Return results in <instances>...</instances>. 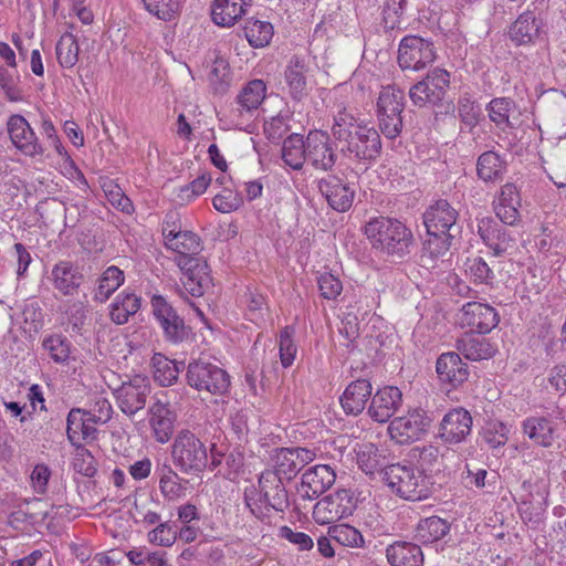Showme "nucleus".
<instances>
[{
    "label": "nucleus",
    "instance_id": "obj_1",
    "mask_svg": "<svg viewBox=\"0 0 566 566\" xmlns=\"http://www.w3.org/2000/svg\"><path fill=\"white\" fill-rule=\"evenodd\" d=\"M331 130L336 140L345 144L349 156L360 161H374L381 153L378 132L353 109H339L334 116Z\"/></svg>",
    "mask_w": 566,
    "mask_h": 566
},
{
    "label": "nucleus",
    "instance_id": "obj_2",
    "mask_svg": "<svg viewBox=\"0 0 566 566\" xmlns=\"http://www.w3.org/2000/svg\"><path fill=\"white\" fill-rule=\"evenodd\" d=\"M363 232L371 249L380 255L403 259L415 243L411 229L397 218L379 216L369 219Z\"/></svg>",
    "mask_w": 566,
    "mask_h": 566
},
{
    "label": "nucleus",
    "instance_id": "obj_3",
    "mask_svg": "<svg viewBox=\"0 0 566 566\" xmlns=\"http://www.w3.org/2000/svg\"><path fill=\"white\" fill-rule=\"evenodd\" d=\"M281 479L280 473L265 470L259 478L258 486L245 488L244 503L258 520L265 521L271 510L283 512L289 506L287 492Z\"/></svg>",
    "mask_w": 566,
    "mask_h": 566
},
{
    "label": "nucleus",
    "instance_id": "obj_4",
    "mask_svg": "<svg viewBox=\"0 0 566 566\" xmlns=\"http://www.w3.org/2000/svg\"><path fill=\"white\" fill-rule=\"evenodd\" d=\"M382 481L392 493L407 501H422L432 492V482L423 470L396 463L382 471Z\"/></svg>",
    "mask_w": 566,
    "mask_h": 566
},
{
    "label": "nucleus",
    "instance_id": "obj_5",
    "mask_svg": "<svg viewBox=\"0 0 566 566\" xmlns=\"http://www.w3.org/2000/svg\"><path fill=\"white\" fill-rule=\"evenodd\" d=\"M171 459L181 473L198 476L208 468V447L195 432L182 429L171 444Z\"/></svg>",
    "mask_w": 566,
    "mask_h": 566
},
{
    "label": "nucleus",
    "instance_id": "obj_6",
    "mask_svg": "<svg viewBox=\"0 0 566 566\" xmlns=\"http://www.w3.org/2000/svg\"><path fill=\"white\" fill-rule=\"evenodd\" d=\"M403 91L395 85L381 88L377 101L379 128L387 138H396L402 128Z\"/></svg>",
    "mask_w": 566,
    "mask_h": 566
},
{
    "label": "nucleus",
    "instance_id": "obj_7",
    "mask_svg": "<svg viewBox=\"0 0 566 566\" xmlns=\"http://www.w3.org/2000/svg\"><path fill=\"white\" fill-rule=\"evenodd\" d=\"M358 499L350 489H338L318 500L313 507V520L318 525L334 524L350 516L357 507Z\"/></svg>",
    "mask_w": 566,
    "mask_h": 566
},
{
    "label": "nucleus",
    "instance_id": "obj_8",
    "mask_svg": "<svg viewBox=\"0 0 566 566\" xmlns=\"http://www.w3.org/2000/svg\"><path fill=\"white\" fill-rule=\"evenodd\" d=\"M186 378L190 387L211 395H223L230 387L229 375L226 370L201 359L188 365Z\"/></svg>",
    "mask_w": 566,
    "mask_h": 566
},
{
    "label": "nucleus",
    "instance_id": "obj_9",
    "mask_svg": "<svg viewBox=\"0 0 566 566\" xmlns=\"http://www.w3.org/2000/svg\"><path fill=\"white\" fill-rule=\"evenodd\" d=\"M432 419L420 408L408 410L407 413L394 418L388 426L391 440L399 444H408L420 440L429 430Z\"/></svg>",
    "mask_w": 566,
    "mask_h": 566
},
{
    "label": "nucleus",
    "instance_id": "obj_10",
    "mask_svg": "<svg viewBox=\"0 0 566 566\" xmlns=\"http://www.w3.org/2000/svg\"><path fill=\"white\" fill-rule=\"evenodd\" d=\"M457 322L470 333L488 334L496 327L500 317L493 306L472 301L462 305L457 315Z\"/></svg>",
    "mask_w": 566,
    "mask_h": 566
},
{
    "label": "nucleus",
    "instance_id": "obj_11",
    "mask_svg": "<svg viewBox=\"0 0 566 566\" xmlns=\"http://www.w3.org/2000/svg\"><path fill=\"white\" fill-rule=\"evenodd\" d=\"M449 83V73L442 69H434L409 90V97L419 107L436 105L443 99Z\"/></svg>",
    "mask_w": 566,
    "mask_h": 566
},
{
    "label": "nucleus",
    "instance_id": "obj_12",
    "mask_svg": "<svg viewBox=\"0 0 566 566\" xmlns=\"http://www.w3.org/2000/svg\"><path fill=\"white\" fill-rule=\"evenodd\" d=\"M436 59L433 44L417 35L405 36L399 44L398 63L403 70L419 71Z\"/></svg>",
    "mask_w": 566,
    "mask_h": 566
},
{
    "label": "nucleus",
    "instance_id": "obj_13",
    "mask_svg": "<svg viewBox=\"0 0 566 566\" xmlns=\"http://www.w3.org/2000/svg\"><path fill=\"white\" fill-rule=\"evenodd\" d=\"M266 95V85L262 80L250 81L237 96V107L230 111V125L241 128L258 111Z\"/></svg>",
    "mask_w": 566,
    "mask_h": 566
},
{
    "label": "nucleus",
    "instance_id": "obj_14",
    "mask_svg": "<svg viewBox=\"0 0 566 566\" xmlns=\"http://www.w3.org/2000/svg\"><path fill=\"white\" fill-rule=\"evenodd\" d=\"M305 147L306 164L315 170L328 171L335 166L337 154L327 132L310 130L305 138Z\"/></svg>",
    "mask_w": 566,
    "mask_h": 566
},
{
    "label": "nucleus",
    "instance_id": "obj_15",
    "mask_svg": "<svg viewBox=\"0 0 566 566\" xmlns=\"http://www.w3.org/2000/svg\"><path fill=\"white\" fill-rule=\"evenodd\" d=\"M149 394V380L142 375H136L128 381H124L114 390L118 408L127 416H134L144 409Z\"/></svg>",
    "mask_w": 566,
    "mask_h": 566
},
{
    "label": "nucleus",
    "instance_id": "obj_16",
    "mask_svg": "<svg viewBox=\"0 0 566 566\" xmlns=\"http://www.w3.org/2000/svg\"><path fill=\"white\" fill-rule=\"evenodd\" d=\"M182 271L181 282L187 293L199 297L212 285L210 269L207 262L199 258L177 259Z\"/></svg>",
    "mask_w": 566,
    "mask_h": 566
},
{
    "label": "nucleus",
    "instance_id": "obj_17",
    "mask_svg": "<svg viewBox=\"0 0 566 566\" xmlns=\"http://www.w3.org/2000/svg\"><path fill=\"white\" fill-rule=\"evenodd\" d=\"M8 133L14 147L24 156L34 158L44 154L43 145L23 116L12 115L9 118Z\"/></svg>",
    "mask_w": 566,
    "mask_h": 566
},
{
    "label": "nucleus",
    "instance_id": "obj_18",
    "mask_svg": "<svg viewBox=\"0 0 566 566\" xmlns=\"http://www.w3.org/2000/svg\"><path fill=\"white\" fill-rule=\"evenodd\" d=\"M335 481L336 473L331 465L317 464L303 473L298 493L303 499L314 500L331 489Z\"/></svg>",
    "mask_w": 566,
    "mask_h": 566
},
{
    "label": "nucleus",
    "instance_id": "obj_19",
    "mask_svg": "<svg viewBox=\"0 0 566 566\" xmlns=\"http://www.w3.org/2000/svg\"><path fill=\"white\" fill-rule=\"evenodd\" d=\"M318 190L325 198L328 206L338 212H345L350 209L355 189L337 176L329 175L318 181Z\"/></svg>",
    "mask_w": 566,
    "mask_h": 566
},
{
    "label": "nucleus",
    "instance_id": "obj_20",
    "mask_svg": "<svg viewBox=\"0 0 566 566\" xmlns=\"http://www.w3.org/2000/svg\"><path fill=\"white\" fill-rule=\"evenodd\" d=\"M472 430V417L464 408H454L444 415L440 423L439 436L450 444L465 440Z\"/></svg>",
    "mask_w": 566,
    "mask_h": 566
},
{
    "label": "nucleus",
    "instance_id": "obj_21",
    "mask_svg": "<svg viewBox=\"0 0 566 566\" xmlns=\"http://www.w3.org/2000/svg\"><path fill=\"white\" fill-rule=\"evenodd\" d=\"M316 452L307 448H282L275 454V470L280 476L291 480L308 463L314 461Z\"/></svg>",
    "mask_w": 566,
    "mask_h": 566
},
{
    "label": "nucleus",
    "instance_id": "obj_22",
    "mask_svg": "<svg viewBox=\"0 0 566 566\" xmlns=\"http://www.w3.org/2000/svg\"><path fill=\"white\" fill-rule=\"evenodd\" d=\"M402 403V394L398 387L386 386L370 397L369 417L379 423L387 422Z\"/></svg>",
    "mask_w": 566,
    "mask_h": 566
},
{
    "label": "nucleus",
    "instance_id": "obj_23",
    "mask_svg": "<svg viewBox=\"0 0 566 566\" xmlns=\"http://www.w3.org/2000/svg\"><path fill=\"white\" fill-rule=\"evenodd\" d=\"M176 413L168 403L157 400L148 409V423L154 439L158 443H167L174 433Z\"/></svg>",
    "mask_w": 566,
    "mask_h": 566
},
{
    "label": "nucleus",
    "instance_id": "obj_24",
    "mask_svg": "<svg viewBox=\"0 0 566 566\" xmlns=\"http://www.w3.org/2000/svg\"><path fill=\"white\" fill-rule=\"evenodd\" d=\"M458 211L447 200H438L423 214L427 233L452 234Z\"/></svg>",
    "mask_w": 566,
    "mask_h": 566
},
{
    "label": "nucleus",
    "instance_id": "obj_25",
    "mask_svg": "<svg viewBox=\"0 0 566 566\" xmlns=\"http://www.w3.org/2000/svg\"><path fill=\"white\" fill-rule=\"evenodd\" d=\"M521 196L517 187L507 182L501 187L500 193L494 200L496 217L507 226H515L520 220Z\"/></svg>",
    "mask_w": 566,
    "mask_h": 566
},
{
    "label": "nucleus",
    "instance_id": "obj_26",
    "mask_svg": "<svg viewBox=\"0 0 566 566\" xmlns=\"http://www.w3.org/2000/svg\"><path fill=\"white\" fill-rule=\"evenodd\" d=\"M50 281L55 290L65 296L74 295L83 282V274L77 265L62 260L51 270Z\"/></svg>",
    "mask_w": 566,
    "mask_h": 566
},
{
    "label": "nucleus",
    "instance_id": "obj_27",
    "mask_svg": "<svg viewBox=\"0 0 566 566\" xmlns=\"http://www.w3.org/2000/svg\"><path fill=\"white\" fill-rule=\"evenodd\" d=\"M436 371L442 382H447L454 388L462 385L469 377L467 363L454 352L443 353L439 356Z\"/></svg>",
    "mask_w": 566,
    "mask_h": 566
},
{
    "label": "nucleus",
    "instance_id": "obj_28",
    "mask_svg": "<svg viewBox=\"0 0 566 566\" xmlns=\"http://www.w3.org/2000/svg\"><path fill=\"white\" fill-rule=\"evenodd\" d=\"M153 311L166 336L178 342L184 336V321L163 296H154L151 300Z\"/></svg>",
    "mask_w": 566,
    "mask_h": 566
},
{
    "label": "nucleus",
    "instance_id": "obj_29",
    "mask_svg": "<svg viewBox=\"0 0 566 566\" xmlns=\"http://www.w3.org/2000/svg\"><path fill=\"white\" fill-rule=\"evenodd\" d=\"M80 408L70 410L66 418V434L73 446L81 444L83 440L94 439L96 434L95 421Z\"/></svg>",
    "mask_w": 566,
    "mask_h": 566
},
{
    "label": "nucleus",
    "instance_id": "obj_30",
    "mask_svg": "<svg viewBox=\"0 0 566 566\" xmlns=\"http://www.w3.org/2000/svg\"><path fill=\"white\" fill-rule=\"evenodd\" d=\"M371 384L366 379L350 382L339 399L344 411L354 416L361 413L371 397Z\"/></svg>",
    "mask_w": 566,
    "mask_h": 566
},
{
    "label": "nucleus",
    "instance_id": "obj_31",
    "mask_svg": "<svg viewBox=\"0 0 566 566\" xmlns=\"http://www.w3.org/2000/svg\"><path fill=\"white\" fill-rule=\"evenodd\" d=\"M523 433L536 446L549 448L555 440L556 427L544 416H531L522 421Z\"/></svg>",
    "mask_w": 566,
    "mask_h": 566
},
{
    "label": "nucleus",
    "instance_id": "obj_32",
    "mask_svg": "<svg viewBox=\"0 0 566 566\" xmlns=\"http://www.w3.org/2000/svg\"><path fill=\"white\" fill-rule=\"evenodd\" d=\"M478 232L494 255H501L512 247V237L491 218H483L479 221Z\"/></svg>",
    "mask_w": 566,
    "mask_h": 566
},
{
    "label": "nucleus",
    "instance_id": "obj_33",
    "mask_svg": "<svg viewBox=\"0 0 566 566\" xmlns=\"http://www.w3.org/2000/svg\"><path fill=\"white\" fill-rule=\"evenodd\" d=\"M251 0H214L212 3V21L221 27H232L245 14Z\"/></svg>",
    "mask_w": 566,
    "mask_h": 566
},
{
    "label": "nucleus",
    "instance_id": "obj_34",
    "mask_svg": "<svg viewBox=\"0 0 566 566\" xmlns=\"http://www.w3.org/2000/svg\"><path fill=\"white\" fill-rule=\"evenodd\" d=\"M386 557L391 566H423V553L419 545L398 541L386 548Z\"/></svg>",
    "mask_w": 566,
    "mask_h": 566
},
{
    "label": "nucleus",
    "instance_id": "obj_35",
    "mask_svg": "<svg viewBox=\"0 0 566 566\" xmlns=\"http://www.w3.org/2000/svg\"><path fill=\"white\" fill-rule=\"evenodd\" d=\"M467 334L457 343L458 350L470 360L489 359L494 356L496 348L488 339Z\"/></svg>",
    "mask_w": 566,
    "mask_h": 566
},
{
    "label": "nucleus",
    "instance_id": "obj_36",
    "mask_svg": "<svg viewBox=\"0 0 566 566\" xmlns=\"http://www.w3.org/2000/svg\"><path fill=\"white\" fill-rule=\"evenodd\" d=\"M139 308L140 297L133 292L124 290L111 304L109 316L115 324L123 325L127 323L129 317L136 314Z\"/></svg>",
    "mask_w": 566,
    "mask_h": 566
},
{
    "label": "nucleus",
    "instance_id": "obj_37",
    "mask_svg": "<svg viewBox=\"0 0 566 566\" xmlns=\"http://www.w3.org/2000/svg\"><path fill=\"white\" fill-rule=\"evenodd\" d=\"M450 532V524L438 516H430L418 522L415 538L421 544H431L442 539Z\"/></svg>",
    "mask_w": 566,
    "mask_h": 566
},
{
    "label": "nucleus",
    "instance_id": "obj_38",
    "mask_svg": "<svg viewBox=\"0 0 566 566\" xmlns=\"http://www.w3.org/2000/svg\"><path fill=\"white\" fill-rule=\"evenodd\" d=\"M541 25L534 13H522L510 29V36L516 44L533 42L539 36Z\"/></svg>",
    "mask_w": 566,
    "mask_h": 566
},
{
    "label": "nucleus",
    "instance_id": "obj_39",
    "mask_svg": "<svg viewBox=\"0 0 566 566\" xmlns=\"http://www.w3.org/2000/svg\"><path fill=\"white\" fill-rule=\"evenodd\" d=\"M505 171L506 163L495 151H485L481 154L476 160L478 177L485 182L501 179Z\"/></svg>",
    "mask_w": 566,
    "mask_h": 566
},
{
    "label": "nucleus",
    "instance_id": "obj_40",
    "mask_svg": "<svg viewBox=\"0 0 566 566\" xmlns=\"http://www.w3.org/2000/svg\"><path fill=\"white\" fill-rule=\"evenodd\" d=\"M281 153L285 166L300 170L306 163L305 138L298 134L290 135L284 139Z\"/></svg>",
    "mask_w": 566,
    "mask_h": 566
},
{
    "label": "nucleus",
    "instance_id": "obj_41",
    "mask_svg": "<svg viewBox=\"0 0 566 566\" xmlns=\"http://www.w3.org/2000/svg\"><path fill=\"white\" fill-rule=\"evenodd\" d=\"M428 238L423 243L421 262L423 266L433 268L434 261L444 255L451 245L453 234L427 233Z\"/></svg>",
    "mask_w": 566,
    "mask_h": 566
},
{
    "label": "nucleus",
    "instance_id": "obj_42",
    "mask_svg": "<svg viewBox=\"0 0 566 566\" xmlns=\"http://www.w3.org/2000/svg\"><path fill=\"white\" fill-rule=\"evenodd\" d=\"M306 69L298 59L292 60L285 70V82L291 96L301 101L307 95Z\"/></svg>",
    "mask_w": 566,
    "mask_h": 566
},
{
    "label": "nucleus",
    "instance_id": "obj_43",
    "mask_svg": "<svg viewBox=\"0 0 566 566\" xmlns=\"http://www.w3.org/2000/svg\"><path fill=\"white\" fill-rule=\"evenodd\" d=\"M159 478V490L165 499L175 501L185 494V488L181 485V478L168 464H164L156 470Z\"/></svg>",
    "mask_w": 566,
    "mask_h": 566
},
{
    "label": "nucleus",
    "instance_id": "obj_44",
    "mask_svg": "<svg viewBox=\"0 0 566 566\" xmlns=\"http://www.w3.org/2000/svg\"><path fill=\"white\" fill-rule=\"evenodd\" d=\"M274 34V28L271 22L249 19L244 25V35L253 48H264L270 44Z\"/></svg>",
    "mask_w": 566,
    "mask_h": 566
},
{
    "label": "nucleus",
    "instance_id": "obj_45",
    "mask_svg": "<svg viewBox=\"0 0 566 566\" xmlns=\"http://www.w3.org/2000/svg\"><path fill=\"white\" fill-rule=\"evenodd\" d=\"M55 53L62 67H73L78 61L80 46L77 39L70 32L63 33L56 43Z\"/></svg>",
    "mask_w": 566,
    "mask_h": 566
},
{
    "label": "nucleus",
    "instance_id": "obj_46",
    "mask_svg": "<svg viewBox=\"0 0 566 566\" xmlns=\"http://www.w3.org/2000/svg\"><path fill=\"white\" fill-rule=\"evenodd\" d=\"M153 367L154 379L160 386L168 387L177 381L180 368L175 360H170L161 354H155Z\"/></svg>",
    "mask_w": 566,
    "mask_h": 566
},
{
    "label": "nucleus",
    "instance_id": "obj_47",
    "mask_svg": "<svg viewBox=\"0 0 566 566\" xmlns=\"http://www.w3.org/2000/svg\"><path fill=\"white\" fill-rule=\"evenodd\" d=\"M125 275L117 266H108L101 275L95 298L105 302L124 283Z\"/></svg>",
    "mask_w": 566,
    "mask_h": 566
},
{
    "label": "nucleus",
    "instance_id": "obj_48",
    "mask_svg": "<svg viewBox=\"0 0 566 566\" xmlns=\"http://www.w3.org/2000/svg\"><path fill=\"white\" fill-rule=\"evenodd\" d=\"M357 464L359 469L368 475H373L376 472L382 474L385 458L379 453L378 448L373 444H364L357 452Z\"/></svg>",
    "mask_w": 566,
    "mask_h": 566
},
{
    "label": "nucleus",
    "instance_id": "obj_49",
    "mask_svg": "<svg viewBox=\"0 0 566 566\" xmlns=\"http://www.w3.org/2000/svg\"><path fill=\"white\" fill-rule=\"evenodd\" d=\"M165 245L179 254L178 259L195 258L200 251V240L191 231H185L181 234L174 235L166 241Z\"/></svg>",
    "mask_w": 566,
    "mask_h": 566
},
{
    "label": "nucleus",
    "instance_id": "obj_50",
    "mask_svg": "<svg viewBox=\"0 0 566 566\" xmlns=\"http://www.w3.org/2000/svg\"><path fill=\"white\" fill-rule=\"evenodd\" d=\"M515 104L511 98H493L486 106L489 117L502 130L511 127L510 116L514 111Z\"/></svg>",
    "mask_w": 566,
    "mask_h": 566
},
{
    "label": "nucleus",
    "instance_id": "obj_51",
    "mask_svg": "<svg viewBox=\"0 0 566 566\" xmlns=\"http://www.w3.org/2000/svg\"><path fill=\"white\" fill-rule=\"evenodd\" d=\"M327 534L343 546L360 548L365 545L363 534L349 524H334L328 527Z\"/></svg>",
    "mask_w": 566,
    "mask_h": 566
},
{
    "label": "nucleus",
    "instance_id": "obj_52",
    "mask_svg": "<svg viewBox=\"0 0 566 566\" xmlns=\"http://www.w3.org/2000/svg\"><path fill=\"white\" fill-rule=\"evenodd\" d=\"M211 182V175L209 172H202L188 185L180 187L177 190L176 198L181 205L190 203L205 193Z\"/></svg>",
    "mask_w": 566,
    "mask_h": 566
},
{
    "label": "nucleus",
    "instance_id": "obj_53",
    "mask_svg": "<svg viewBox=\"0 0 566 566\" xmlns=\"http://www.w3.org/2000/svg\"><path fill=\"white\" fill-rule=\"evenodd\" d=\"M145 10L163 21H171L180 11L181 0H142Z\"/></svg>",
    "mask_w": 566,
    "mask_h": 566
},
{
    "label": "nucleus",
    "instance_id": "obj_54",
    "mask_svg": "<svg viewBox=\"0 0 566 566\" xmlns=\"http://www.w3.org/2000/svg\"><path fill=\"white\" fill-rule=\"evenodd\" d=\"M42 346L50 357L57 364H64L69 360L71 354V343L60 334L49 335L43 339Z\"/></svg>",
    "mask_w": 566,
    "mask_h": 566
},
{
    "label": "nucleus",
    "instance_id": "obj_55",
    "mask_svg": "<svg viewBox=\"0 0 566 566\" xmlns=\"http://www.w3.org/2000/svg\"><path fill=\"white\" fill-rule=\"evenodd\" d=\"M19 82L20 76L17 67L0 65V87L8 99L12 102L22 99Z\"/></svg>",
    "mask_w": 566,
    "mask_h": 566
},
{
    "label": "nucleus",
    "instance_id": "obj_56",
    "mask_svg": "<svg viewBox=\"0 0 566 566\" xmlns=\"http://www.w3.org/2000/svg\"><path fill=\"white\" fill-rule=\"evenodd\" d=\"M295 329L293 326H285L279 337V352L281 365L289 368L293 365L297 353V347L293 340Z\"/></svg>",
    "mask_w": 566,
    "mask_h": 566
},
{
    "label": "nucleus",
    "instance_id": "obj_57",
    "mask_svg": "<svg viewBox=\"0 0 566 566\" xmlns=\"http://www.w3.org/2000/svg\"><path fill=\"white\" fill-rule=\"evenodd\" d=\"M511 427L502 421H492L482 432V439L492 449L505 446L509 440Z\"/></svg>",
    "mask_w": 566,
    "mask_h": 566
},
{
    "label": "nucleus",
    "instance_id": "obj_58",
    "mask_svg": "<svg viewBox=\"0 0 566 566\" xmlns=\"http://www.w3.org/2000/svg\"><path fill=\"white\" fill-rule=\"evenodd\" d=\"M243 203L241 195L230 187H224L213 199V208L221 213H230L238 210Z\"/></svg>",
    "mask_w": 566,
    "mask_h": 566
},
{
    "label": "nucleus",
    "instance_id": "obj_59",
    "mask_svg": "<svg viewBox=\"0 0 566 566\" xmlns=\"http://www.w3.org/2000/svg\"><path fill=\"white\" fill-rule=\"evenodd\" d=\"M178 530L169 522L159 523L148 532L147 539L150 544L170 547L177 541Z\"/></svg>",
    "mask_w": 566,
    "mask_h": 566
},
{
    "label": "nucleus",
    "instance_id": "obj_60",
    "mask_svg": "<svg viewBox=\"0 0 566 566\" xmlns=\"http://www.w3.org/2000/svg\"><path fill=\"white\" fill-rule=\"evenodd\" d=\"M247 312L245 316L249 321L254 324H261L264 322V316L268 311L265 298L263 295L254 292H249L245 295Z\"/></svg>",
    "mask_w": 566,
    "mask_h": 566
},
{
    "label": "nucleus",
    "instance_id": "obj_61",
    "mask_svg": "<svg viewBox=\"0 0 566 566\" xmlns=\"http://www.w3.org/2000/svg\"><path fill=\"white\" fill-rule=\"evenodd\" d=\"M458 113L467 126L474 127L481 116V108L471 96L465 94L459 98Z\"/></svg>",
    "mask_w": 566,
    "mask_h": 566
},
{
    "label": "nucleus",
    "instance_id": "obj_62",
    "mask_svg": "<svg viewBox=\"0 0 566 566\" xmlns=\"http://www.w3.org/2000/svg\"><path fill=\"white\" fill-rule=\"evenodd\" d=\"M73 468L76 472L88 478L94 476L96 473L94 457L81 444L76 446V451L73 458Z\"/></svg>",
    "mask_w": 566,
    "mask_h": 566
},
{
    "label": "nucleus",
    "instance_id": "obj_63",
    "mask_svg": "<svg viewBox=\"0 0 566 566\" xmlns=\"http://www.w3.org/2000/svg\"><path fill=\"white\" fill-rule=\"evenodd\" d=\"M467 272L475 283L480 284H490L494 279L493 271L482 258L469 260Z\"/></svg>",
    "mask_w": 566,
    "mask_h": 566
},
{
    "label": "nucleus",
    "instance_id": "obj_64",
    "mask_svg": "<svg viewBox=\"0 0 566 566\" xmlns=\"http://www.w3.org/2000/svg\"><path fill=\"white\" fill-rule=\"evenodd\" d=\"M317 283L321 295L326 300H335L342 293V282L332 273L322 274Z\"/></svg>",
    "mask_w": 566,
    "mask_h": 566
}]
</instances>
